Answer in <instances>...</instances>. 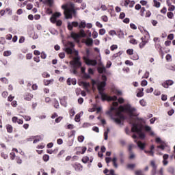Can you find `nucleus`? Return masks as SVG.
I'll return each instance as SVG.
<instances>
[{
  "label": "nucleus",
  "instance_id": "nucleus-10",
  "mask_svg": "<svg viewBox=\"0 0 175 175\" xmlns=\"http://www.w3.org/2000/svg\"><path fill=\"white\" fill-rule=\"evenodd\" d=\"M174 82L172 80H167L161 83L162 87L164 88H169V85H173Z\"/></svg>",
  "mask_w": 175,
  "mask_h": 175
},
{
  "label": "nucleus",
  "instance_id": "nucleus-12",
  "mask_svg": "<svg viewBox=\"0 0 175 175\" xmlns=\"http://www.w3.org/2000/svg\"><path fill=\"white\" fill-rule=\"evenodd\" d=\"M167 159H169V154H165L163 156V165L164 166H167V165L169 163V161H167Z\"/></svg>",
  "mask_w": 175,
  "mask_h": 175
},
{
  "label": "nucleus",
  "instance_id": "nucleus-11",
  "mask_svg": "<svg viewBox=\"0 0 175 175\" xmlns=\"http://www.w3.org/2000/svg\"><path fill=\"white\" fill-rule=\"evenodd\" d=\"M72 167L76 172H81L83 170V165L79 163L72 165Z\"/></svg>",
  "mask_w": 175,
  "mask_h": 175
},
{
  "label": "nucleus",
  "instance_id": "nucleus-52",
  "mask_svg": "<svg viewBox=\"0 0 175 175\" xmlns=\"http://www.w3.org/2000/svg\"><path fill=\"white\" fill-rule=\"evenodd\" d=\"M79 148L82 149V152H81V154H85V151H87V147L83 146V147H79Z\"/></svg>",
  "mask_w": 175,
  "mask_h": 175
},
{
  "label": "nucleus",
  "instance_id": "nucleus-62",
  "mask_svg": "<svg viewBox=\"0 0 175 175\" xmlns=\"http://www.w3.org/2000/svg\"><path fill=\"white\" fill-rule=\"evenodd\" d=\"M88 73L90 75H94V69H92V68H89L88 70Z\"/></svg>",
  "mask_w": 175,
  "mask_h": 175
},
{
  "label": "nucleus",
  "instance_id": "nucleus-27",
  "mask_svg": "<svg viewBox=\"0 0 175 175\" xmlns=\"http://www.w3.org/2000/svg\"><path fill=\"white\" fill-rule=\"evenodd\" d=\"M53 81H54V79H50V80H44V84L45 85H50V84H51V83H53Z\"/></svg>",
  "mask_w": 175,
  "mask_h": 175
},
{
  "label": "nucleus",
  "instance_id": "nucleus-25",
  "mask_svg": "<svg viewBox=\"0 0 175 175\" xmlns=\"http://www.w3.org/2000/svg\"><path fill=\"white\" fill-rule=\"evenodd\" d=\"M131 59H133V61H137V59H139V55H137V53H134L131 57Z\"/></svg>",
  "mask_w": 175,
  "mask_h": 175
},
{
  "label": "nucleus",
  "instance_id": "nucleus-13",
  "mask_svg": "<svg viewBox=\"0 0 175 175\" xmlns=\"http://www.w3.org/2000/svg\"><path fill=\"white\" fill-rule=\"evenodd\" d=\"M60 104L62 106H64V107H68V103L66 102V96H64L62 98H59Z\"/></svg>",
  "mask_w": 175,
  "mask_h": 175
},
{
  "label": "nucleus",
  "instance_id": "nucleus-42",
  "mask_svg": "<svg viewBox=\"0 0 175 175\" xmlns=\"http://www.w3.org/2000/svg\"><path fill=\"white\" fill-rule=\"evenodd\" d=\"M174 16V14H173V12H170L167 13V17H168V18H173Z\"/></svg>",
  "mask_w": 175,
  "mask_h": 175
},
{
  "label": "nucleus",
  "instance_id": "nucleus-35",
  "mask_svg": "<svg viewBox=\"0 0 175 175\" xmlns=\"http://www.w3.org/2000/svg\"><path fill=\"white\" fill-rule=\"evenodd\" d=\"M82 75H83V79H91V75L90 74L87 73V72H85Z\"/></svg>",
  "mask_w": 175,
  "mask_h": 175
},
{
  "label": "nucleus",
  "instance_id": "nucleus-40",
  "mask_svg": "<svg viewBox=\"0 0 175 175\" xmlns=\"http://www.w3.org/2000/svg\"><path fill=\"white\" fill-rule=\"evenodd\" d=\"M124 64L125 65H129V66H133V62H131V60H126Z\"/></svg>",
  "mask_w": 175,
  "mask_h": 175
},
{
  "label": "nucleus",
  "instance_id": "nucleus-36",
  "mask_svg": "<svg viewBox=\"0 0 175 175\" xmlns=\"http://www.w3.org/2000/svg\"><path fill=\"white\" fill-rule=\"evenodd\" d=\"M84 139H85L84 135L78 136V142L79 143H83V142H84Z\"/></svg>",
  "mask_w": 175,
  "mask_h": 175
},
{
  "label": "nucleus",
  "instance_id": "nucleus-33",
  "mask_svg": "<svg viewBox=\"0 0 175 175\" xmlns=\"http://www.w3.org/2000/svg\"><path fill=\"white\" fill-rule=\"evenodd\" d=\"M49 31L52 35H58V31L55 29H51Z\"/></svg>",
  "mask_w": 175,
  "mask_h": 175
},
{
  "label": "nucleus",
  "instance_id": "nucleus-44",
  "mask_svg": "<svg viewBox=\"0 0 175 175\" xmlns=\"http://www.w3.org/2000/svg\"><path fill=\"white\" fill-rule=\"evenodd\" d=\"M101 18L104 23H107V21H109V18H107V16L106 15L103 16Z\"/></svg>",
  "mask_w": 175,
  "mask_h": 175
},
{
  "label": "nucleus",
  "instance_id": "nucleus-34",
  "mask_svg": "<svg viewBox=\"0 0 175 175\" xmlns=\"http://www.w3.org/2000/svg\"><path fill=\"white\" fill-rule=\"evenodd\" d=\"M81 116L80 114L77 113L76 116H75V122H80V118H81Z\"/></svg>",
  "mask_w": 175,
  "mask_h": 175
},
{
  "label": "nucleus",
  "instance_id": "nucleus-7",
  "mask_svg": "<svg viewBox=\"0 0 175 175\" xmlns=\"http://www.w3.org/2000/svg\"><path fill=\"white\" fill-rule=\"evenodd\" d=\"M155 142L157 144H160L157 146V148H160V150H165V148H166V143L165 142V141L162 140V139H161V137H157L155 139Z\"/></svg>",
  "mask_w": 175,
  "mask_h": 175
},
{
  "label": "nucleus",
  "instance_id": "nucleus-17",
  "mask_svg": "<svg viewBox=\"0 0 175 175\" xmlns=\"http://www.w3.org/2000/svg\"><path fill=\"white\" fill-rule=\"evenodd\" d=\"M70 37L74 39V40H77V39L80 38V35H79L77 33H75V31H72L70 33Z\"/></svg>",
  "mask_w": 175,
  "mask_h": 175
},
{
  "label": "nucleus",
  "instance_id": "nucleus-50",
  "mask_svg": "<svg viewBox=\"0 0 175 175\" xmlns=\"http://www.w3.org/2000/svg\"><path fill=\"white\" fill-rule=\"evenodd\" d=\"M6 43V40H5V38L0 37V44H5Z\"/></svg>",
  "mask_w": 175,
  "mask_h": 175
},
{
  "label": "nucleus",
  "instance_id": "nucleus-63",
  "mask_svg": "<svg viewBox=\"0 0 175 175\" xmlns=\"http://www.w3.org/2000/svg\"><path fill=\"white\" fill-rule=\"evenodd\" d=\"M135 164H128L127 165V168L128 169H135Z\"/></svg>",
  "mask_w": 175,
  "mask_h": 175
},
{
  "label": "nucleus",
  "instance_id": "nucleus-3",
  "mask_svg": "<svg viewBox=\"0 0 175 175\" xmlns=\"http://www.w3.org/2000/svg\"><path fill=\"white\" fill-rule=\"evenodd\" d=\"M72 8H75V4L71 3ZM62 9L64 10V14L66 20H70L74 17H76L77 12L75 8H69L68 4L62 5Z\"/></svg>",
  "mask_w": 175,
  "mask_h": 175
},
{
  "label": "nucleus",
  "instance_id": "nucleus-28",
  "mask_svg": "<svg viewBox=\"0 0 175 175\" xmlns=\"http://www.w3.org/2000/svg\"><path fill=\"white\" fill-rule=\"evenodd\" d=\"M167 172H168V173H170V174H174V167H169L167 169Z\"/></svg>",
  "mask_w": 175,
  "mask_h": 175
},
{
  "label": "nucleus",
  "instance_id": "nucleus-14",
  "mask_svg": "<svg viewBox=\"0 0 175 175\" xmlns=\"http://www.w3.org/2000/svg\"><path fill=\"white\" fill-rule=\"evenodd\" d=\"M145 154H148V155H151V157H154V144L151 145L150 150H144Z\"/></svg>",
  "mask_w": 175,
  "mask_h": 175
},
{
  "label": "nucleus",
  "instance_id": "nucleus-58",
  "mask_svg": "<svg viewBox=\"0 0 175 175\" xmlns=\"http://www.w3.org/2000/svg\"><path fill=\"white\" fill-rule=\"evenodd\" d=\"M126 53L129 54V55H133V49H127Z\"/></svg>",
  "mask_w": 175,
  "mask_h": 175
},
{
  "label": "nucleus",
  "instance_id": "nucleus-49",
  "mask_svg": "<svg viewBox=\"0 0 175 175\" xmlns=\"http://www.w3.org/2000/svg\"><path fill=\"white\" fill-rule=\"evenodd\" d=\"M1 158H3V159H8V158H9V156L5 154V152H1Z\"/></svg>",
  "mask_w": 175,
  "mask_h": 175
},
{
  "label": "nucleus",
  "instance_id": "nucleus-64",
  "mask_svg": "<svg viewBox=\"0 0 175 175\" xmlns=\"http://www.w3.org/2000/svg\"><path fill=\"white\" fill-rule=\"evenodd\" d=\"M146 42L145 41H142V42L139 43V48L140 49H143V47H144V46H146Z\"/></svg>",
  "mask_w": 175,
  "mask_h": 175
},
{
  "label": "nucleus",
  "instance_id": "nucleus-47",
  "mask_svg": "<svg viewBox=\"0 0 175 175\" xmlns=\"http://www.w3.org/2000/svg\"><path fill=\"white\" fill-rule=\"evenodd\" d=\"M118 102H119V103H120V105H122V103H124V102H125V100L122 97H119L118 98Z\"/></svg>",
  "mask_w": 175,
  "mask_h": 175
},
{
  "label": "nucleus",
  "instance_id": "nucleus-23",
  "mask_svg": "<svg viewBox=\"0 0 175 175\" xmlns=\"http://www.w3.org/2000/svg\"><path fill=\"white\" fill-rule=\"evenodd\" d=\"M32 98H33V95H32L31 94H28L27 95H26L24 98L25 100H31Z\"/></svg>",
  "mask_w": 175,
  "mask_h": 175
},
{
  "label": "nucleus",
  "instance_id": "nucleus-37",
  "mask_svg": "<svg viewBox=\"0 0 175 175\" xmlns=\"http://www.w3.org/2000/svg\"><path fill=\"white\" fill-rule=\"evenodd\" d=\"M69 113H70V117H74V116H75V114H76V111H75V109H74L73 108H72V109L69 111Z\"/></svg>",
  "mask_w": 175,
  "mask_h": 175
},
{
  "label": "nucleus",
  "instance_id": "nucleus-31",
  "mask_svg": "<svg viewBox=\"0 0 175 175\" xmlns=\"http://www.w3.org/2000/svg\"><path fill=\"white\" fill-rule=\"evenodd\" d=\"M83 163H87L90 161V157L88 156L83 157L81 159Z\"/></svg>",
  "mask_w": 175,
  "mask_h": 175
},
{
  "label": "nucleus",
  "instance_id": "nucleus-1",
  "mask_svg": "<svg viewBox=\"0 0 175 175\" xmlns=\"http://www.w3.org/2000/svg\"><path fill=\"white\" fill-rule=\"evenodd\" d=\"M126 106V110L129 111V118L128 116L124 115L121 111L116 109V107H111V110H115V113L113 116H111V118L113 120V121H114V122H116V124H118V125H121V124H122V121L121 120H128L129 118L131 125H132L131 122H132V119L135 116L133 113L136 111V108L132 107L131 104H127Z\"/></svg>",
  "mask_w": 175,
  "mask_h": 175
},
{
  "label": "nucleus",
  "instance_id": "nucleus-55",
  "mask_svg": "<svg viewBox=\"0 0 175 175\" xmlns=\"http://www.w3.org/2000/svg\"><path fill=\"white\" fill-rule=\"evenodd\" d=\"M135 175H144V174H143V171L142 170H139L135 171Z\"/></svg>",
  "mask_w": 175,
  "mask_h": 175
},
{
  "label": "nucleus",
  "instance_id": "nucleus-38",
  "mask_svg": "<svg viewBox=\"0 0 175 175\" xmlns=\"http://www.w3.org/2000/svg\"><path fill=\"white\" fill-rule=\"evenodd\" d=\"M53 17H55V18H58L59 17H61V12H55V14H52Z\"/></svg>",
  "mask_w": 175,
  "mask_h": 175
},
{
  "label": "nucleus",
  "instance_id": "nucleus-20",
  "mask_svg": "<svg viewBox=\"0 0 175 175\" xmlns=\"http://www.w3.org/2000/svg\"><path fill=\"white\" fill-rule=\"evenodd\" d=\"M109 132H110V129L107 128V131L104 132V139L107 140L109 139Z\"/></svg>",
  "mask_w": 175,
  "mask_h": 175
},
{
  "label": "nucleus",
  "instance_id": "nucleus-57",
  "mask_svg": "<svg viewBox=\"0 0 175 175\" xmlns=\"http://www.w3.org/2000/svg\"><path fill=\"white\" fill-rule=\"evenodd\" d=\"M106 33V30L105 29H100L99 30V35H105Z\"/></svg>",
  "mask_w": 175,
  "mask_h": 175
},
{
  "label": "nucleus",
  "instance_id": "nucleus-4",
  "mask_svg": "<svg viewBox=\"0 0 175 175\" xmlns=\"http://www.w3.org/2000/svg\"><path fill=\"white\" fill-rule=\"evenodd\" d=\"M75 53V55H77V58L74 60L70 62V65L71 66V68L72 69V73L73 75H79V72L77 71L78 69H80L81 68V65H83V63L81 61H80L81 57L79 56V51L74 50Z\"/></svg>",
  "mask_w": 175,
  "mask_h": 175
},
{
  "label": "nucleus",
  "instance_id": "nucleus-5",
  "mask_svg": "<svg viewBox=\"0 0 175 175\" xmlns=\"http://www.w3.org/2000/svg\"><path fill=\"white\" fill-rule=\"evenodd\" d=\"M131 132L133 133H137L139 139H142V140H144V139H146V133H144L143 130H142V128L139 127L137 124L135 122H131Z\"/></svg>",
  "mask_w": 175,
  "mask_h": 175
},
{
  "label": "nucleus",
  "instance_id": "nucleus-9",
  "mask_svg": "<svg viewBox=\"0 0 175 175\" xmlns=\"http://www.w3.org/2000/svg\"><path fill=\"white\" fill-rule=\"evenodd\" d=\"M67 27L68 31H73V27H79V22L73 21V22H68Z\"/></svg>",
  "mask_w": 175,
  "mask_h": 175
},
{
  "label": "nucleus",
  "instance_id": "nucleus-43",
  "mask_svg": "<svg viewBox=\"0 0 175 175\" xmlns=\"http://www.w3.org/2000/svg\"><path fill=\"white\" fill-rule=\"evenodd\" d=\"M79 69H81V73L82 75H84V73H85V67L83 66V65L79 67Z\"/></svg>",
  "mask_w": 175,
  "mask_h": 175
},
{
  "label": "nucleus",
  "instance_id": "nucleus-21",
  "mask_svg": "<svg viewBox=\"0 0 175 175\" xmlns=\"http://www.w3.org/2000/svg\"><path fill=\"white\" fill-rule=\"evenodd\" d=\"M7 132L8 133H12L13 132V126L10 124H7L6 126Z\"/></svg>",
  "mask_w": 175,
  "mask_h": 175
},
{
  "label": "nucleus",
  "instance_id": "nucleus-53",
  "mask_svg": "<svg viewBox=\"0 0 175 175\" xmlns=\"http://www.w3.org/2000/svg\"><path fill=\"white\" fill-rule=\"evenodd\" d=\"M55 24H56L57 27H61L62 25V21L57 20Z\"/></svg>",
  "mask_w": 175,
  "mask_h": 175
},
{
  "label": "nucleus",
  "instance_id": "nucleus-15",
  "mask_svg": "<svg viewBox=\"0 0 175 175\" xmlns=\"http://www.w3.org/2000/svg\"><path fill=\"white\" fill-rule=\"evenodd\" d=\"M137 146L140 150H144L146 148V143L139 141L137 142Z\"/></svg>",
  "mask_w": 175,
  "mask_h": 175
},
{
  "label": "nucleus",
  "instance_id": "nucleus-30",
  "mask_svg": "<svg viewBox=\"0 0 175 175\" xmlns=\"http://www.w3.org/2000/svg\"><path fill=\"white\" fill-rule=\"evenodd\" d=\"M42 159L44 162H49L50 156L49 154H44L42 157Z\"/></svg>",
  "mask_w": 175,
  "mask_h": 175
},
{
  "label": "nucleus",
  "instance_id": "nucleus-39",
  "mask_svg": "<svg viewBox=\"0 0 175 175\" xmlns=\"http://www.w3.org/2000/svg\"><path fill=\"white\" fill-rule=\"evenodd\" d=\"M50 21L51 23H52V24H55L57 23V19L55 17H53L52 15V16L50 18Z\"/></svg>",
  "mask_w": 175,
  "mask_h": 175
},
{
  "label": "nucleus",
  "instance_id": "nucleus-60",
  "mask_svg": "<svg viewBox=\"0 0 175 175\" xmlns=\"http://www.w3.org/2000/svg\"><path fill=\"white\" fill-rule=\"evenodd\" d=\"M130 43L131 44H137V41L136 40V39L133 38L130 40Z\"/></svg>",
  "mask_w": 175,
  "mask_h": 175
},
{
  "label": "nucleus",
  "instance_id": "nucleus-16",
  "mask_svg": "<svg viewBox=\"0 0 175 175\" xmlns=\"http://www.w3.org/2000/svg\"><path fill=\"white\" fill-rule=\"evenodd\" d=\"M41 140H43V136L42 135H36V138L34 139L33 143V144H36V143H39Z\"/></svg>",
  "mask_w": 175,
  "mask_h": 175
},
{
  "label": "nucleus",
  "instance_id": "nucleus-54",
  "mask_svg": "<svg viewBox=\"0 0 175 175\" xmlns=\"http://www.w3.org/2000/svg\"><path fill=\"white\" fill-rule=\"evenodd\" d=\"M119 18H120V20H124V18H125V12H121Z\"/></svg>",
  "mask_w": 175,
  "mask_h": 175
},
{
  "label": "nucleus",
  "instance_id": "nucleus-59",
  "mask_svg": "<svg viewBox=\"0 0 175 175\" xmlns=\"http://www.w3.org/2000/svg\"><path fill=\"white\" fill-rule=\"evenodd\" d=\"M32 8H33V5H32L31 3H28L27 5V10H31Z\"/></svg>",
  "mask_w": 175,
  "mask_h": 175
},
{
  "label": "nucleus",
  "instance_id": "nucleus-6",
  "mask_svg": "<svg viewBox=\"0 0 175 175\" xmlns=\"http://www.w3.org/2000/svg\"><path fill=\"white\" fill-rule=\"evenodd\" d=\"M87 57L85 59V64L88 66H96L98 65V61L95 59H90V55H91V52L89 49L86 50Z\"/></svg>",
  "mask_w": 175,
  "mask_h": 175
},
{
  "label": "nucleus",
  "instance_id": "nucleus-61",
  "mask_svg": "<svg viewBox=\"0 0 175 175\" xmlns=\"http://www.w3.org/2000/svg\"><path fill=\"white\" fill-rule=\"evenodd\" d=\"M46 14H53V10H51V8H47L46 10Z\"/></svg>",
  "mask_w": 175,
  "mask_h": 175
},
{
  "label": "nucleus",
  "instance_id": "nucleus-19",
  "mask_svg": "<svg viewBox=\"0 0 175 175\" xmlns=\"http://www.w3.org/2000/svg\"><path fill=\"white\" fill-rule=\"evenodd\" d=\"M8 14H10V16H12V12L10 10V8H6L5 10H1V16H5V13H8Z\"/></svg>",
  "mask_w": 175,
  "mask_h": 175
},
{
  "label": "nucleus",
  "instance_id": "nucleus-26",
  "mask_svg": "<svg viewBox=\"0 0 175 175\" xmlns=\"http://www.w3.org/2000/svg\"><path fill=\"white\" fill-rule=\"evenodd\" d=\"M87 26V23H85V21H82L79 25V28H85Z\"/></svg>",
  "mask_w": 175,
  "mask_h": 175
},
{
  "label": "nucleus",
  "instance_id": "nucleus-2",
  "mask_svg": "<svg viewBox=\"0 0 175 175\" xmlns=\"http://www.w3.org/2000/svg\"><path fill=\"white\" fill-rule=\"evenodd\" d=\"M102 81H98L97 90L98 91L99 95H100L101 100L103 102L105 100H108V102H117L118 100V97L117 96H109L106 92H105V87H106V82L107 81V77L103 75L101 76Z\"/></svg>",
  "mask_w": 175,
  "mask_h": 175
},
{
  "label": "nucleus",
  "instance_id": "nucleus-8",
  "mask_svg": "<svg viewBox=\"0 0 175 175\" xmlns=\"http://www.w3.org/2000/svg\"><path fill=\"white\" fill-rule=\"evenodd\" d=\"M75 50H76L75 49V43H73L72 42H70L68 43V46H66L65 48L66 53L70 55L73 54V53H75Z\"/></svg>",
  "mask_w": 175,
  "mask_h": 175
},
{
  "label": "nucleus",
  "instance_id": "nucleus-29",
  "mask_svg": "<svg viewBox=\"0 0 175 175\" xmlns=\"http://www.w3.org/2000/svg\"><path fill=\"white\" fill-rule=\"evenodd\" d=\"M83 85L85 89L88 90L91 87V84L89 82H83Z\"/></svg>",
  "mask_w": 175,
  "mask_h": 175
},
{
  "label": "nucleus",
  "instance_id": "nucleus-24",
  "mask_svg": "<svg viewBox=\"0 0 175 175\" xmlns=\"http://www.w3.org/2000/svg\"><path fill=\"white\" fill-rule=\"evenodd\" d=\"M54 107L55 109H59V103L58 102V100L57 98H54Z\"/></svg>",
  "mask_w": 175,
  "mask_h": 175
},
{
  "label": "nucleus",
  "instance_id": "nucleus-45",
  "mask_svg": "<svg viewBox=\"0 0 175 175\" xmlns=\"http://www.w3.org/2000/svg\"><path fill=\"white\" fill-rule=\"evenodd\" d=\"M42 77H44V79H47L49 77H50V74L47 73V72H43L42 74Z\"/></svg>",
  "mask_w": 175,
  "mask_h": 175
},
{
  "label": "nucleus",
  "instance_id": "nucleus-46",
  "mask_svg": "<svg viewBox=\"0 0 175 175\" xmlns=\"http://www.w3.org/2000/svg\"><path fill=\"white\" fill-rule=\"evenodd\" d=\"M147 84H148V82H147V80H143L141 82L142 87H146V85H147Z\"/></svg>",
  "mask_w": 175,
  "mask_h": 175
},
{
  "label": "nucleus",
  "instance_id": "nucleus-22",
  "mask_svg": "<svg viewBox=\"0 0 175 175\" xmlns=\"http://www.w3.org/2000/svg\"><path fill=\"white\" fill-rule=\"evenodd\" d=\"M86 46H92L94 44V40L92 38H89L86 42H85Z\"/></svg>",
  "mask_w": 175,
  "mask_h": 175
},
{
  "label": "nucleus",
  "instance_id": "nucleus-48",
  "mask_svg": "<svg viewBox=\"0 0 175 175\" xmlns=\"http://www.w3.org/2000/svg\"><path fill=\"white\" fill-rule=\"evenodd\" d=\"M111 51H114V50H117L118 49V46L116 45V44H113L110 47Z\"/></svg>",
  "mask_w": 175,
  "mask_h": 175
},
{
  "label": "nucleus",
  "instance_id": "nucleus-18",
  "mask_svg": "<svg viewBox=\"0 0 175 175\" xmlns=\"http://www.w3.org/2000/svg\"><path fill=\"white\" fill-rule=\"evenodd\" d=\"M43 3L48 5L49 8H53V5H54V0H45L43 1Z\"/></svg>",
  "mask_w": 175,
  "mask_h": 175
},
{
  "label": "nucleus",
  "instance_id": "nucleus-41",
  "mask_svg": "<svg viewBox=\"0 0 175 175\" xmlns=\"http://www.w3.org/2000/svg\"><path fill=\"white\" fill-rule=\"evenodd\" d=\"M154 5L155 8H161V3L158 2L157 0H154Z\"/></svg>",
  "mask_w": 175,
  "mask_h": 175
},
{
  "label": "nucleus",
  "instance_id": "nucleus-32",
  "mask_svg": "<svg viewBox=\"0 0 175 175\" xmlns=\"http://www.w3.org/2000/svg\"><path fill=\"white\" fill-rule=\"evenodd\" d=\"M4 57H10L12 55V51H5L3 52Z\"/></svg>",
  "mask_w": 175,
  "mask_h": 175
},
{
  "label": "nucleus",
  "instance_id": "nucleus-56",
  "mask_svg": "<svg viewBox=\"0 0 175 175\" xmlns=\"http://www.w3.org/2000/svg\"><path fill=\"white\" fill-rule=\"evenodd\" d=\"M144 130L146 131V132H151V127L150 126L146 125L144 126Z\"/></svg>",
  "mask_w": 175,
  "mask_h": 175
},
{
  "label": "nucleus",
  "instance_id": "nucleus-51",
  "mask_svg": "<svg viewBox=\"0 0 175 175\" xmlns=\"http://www.w3.org/2000/svg\"><path fill=\"white\" fill-rule=\"evenodd\" d=\"M41 58L42 59H46V58H47V55L44 51L41 53Z\"/></svg>",
  "mask_w": 175,
  "mask_h": 175
}]
</instances>
